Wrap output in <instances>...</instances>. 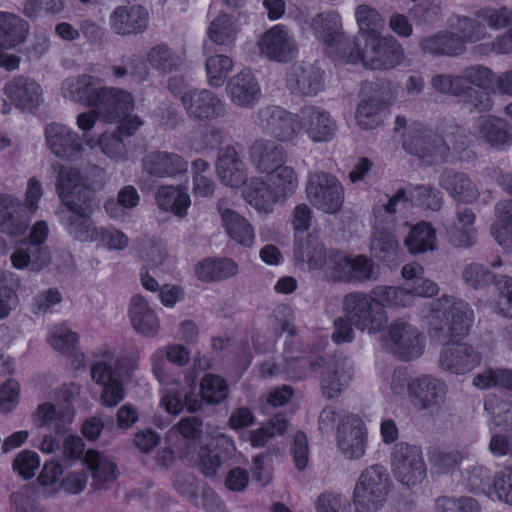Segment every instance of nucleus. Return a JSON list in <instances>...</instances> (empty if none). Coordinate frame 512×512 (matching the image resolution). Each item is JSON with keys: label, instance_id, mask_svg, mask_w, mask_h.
Returning <instances> with one entry per match:
<instances>
[{"label": "nucleus", "instance_id": "nucleus-18", "mask_svg": "<svg viewBox=\"0 0 512 512\" xmlns=\"http://www.w3.org/2000/svg\"><path fill=\"white\" fill-rule=\"evenodd\" d=\"M143 172L154 178H174L188 170L184 157L169 151L154 150L147 152L142 160Z\"/></svg>", "mask_w": 512, "mask_h": 512}, {"label": "nucleus", "instance_id": "nucleus-3", "mask_svg": "<svg viewBox=\"0 0 512 512\" xmlns=\"http://www.w3.org/2000/svg\"><path fill=\"white\" fill-rule=\"evenodd\" d=\"M103 121L120 122V132L132 136L143 124L138 116H130L134 109V98L126 90L105 86L95 107Z\"/></svg>", "mask_w": 512, "mask_h": 512}, {"label": "nucleus", "instance_id": "nucleus-34", "mask_svg": "<svg viewBox=\"0 0 512 512\" xmlns=\"http://www.w3.org/2000/svg\"><path fill=\"white\" fill-rule=\"evenodd\" d=\"M26 247L17 248L10 256L15 269H29L39 272L51 262L50 249L46 245L24 244Z\"/></svg>", "mask_w": 512, "mask_h": 512}, {"label": "nucleus", "instance_id": "nucleus-31", "mask_svg": "<svg viewBox=\"0 0 512 512\" xmlns=\"http://www.w3.org/2000/svg\"><path fill=\"white\" fill-rule=\"evenodd\" d=\"M203 434V421L200 417H183L173 425L166 433V444L175 447L177 450L189 451L191 445L195 444Z\"/></svg>", "mask_w": 512, "mask_h": 512}, {"label": "nucleus", "instance_id": "nucleus-45", "mask_svg": "<svg viewBox=\"0 0 512 512\" xmlns=\"http://www.w3.org/2000/svg\"><path fill=\"white\" fill-rule=\"evenodd\" d=\"M478 133L484 141L498 149L510 145L512 141V136L507 130V124L493 116L479 118Z\"/></svg>", "mask_w": 512, "mask_h": 512}, {"label": "nucleus", "instance_id": "nucleus-20", "mask_svg": "<svg viewBox=\"0 0 512 512\" xmlns=\"http://www.w3.org/2000/svg\"><path fill=\"white\" fill-rule=\"evenodd\" d=\"M187 114L196 120H210L225 114V105L216 94L207 89L192 90L181 97Z\"/></svg>", "mask_w": 512, "mask_h": 512}, {"label": "nucleus", "instance_id": "nucleus-11", "mask_svg": "<svg viewBox=\"0 0 512 512\" xmlns=\"http://www.w3.org/2000/svg\"><path fill=\"white\" fill-rule=\"evenodd\" d=\"M367 431L362 419L354 414L341 418L337 428V447L349 460L363 457L367 448Z\"/></svg>", "mask_w": 512, "mask_h": 512}, {"label": "nucleus", "instance_id": "nucleus-19", "mask_svg": "<svg viewBox=\"0 0 512 512\" xmlns=\"http://www.w3.org/2000/svg\"><path fill=\"white\" fill-rule=\"evenodd\" d=\"M46 141L51 152L58 158L77 160L83 153L81 139L77 132L66 125L51 123L45 129Z\"/></svg>", "mask_w": 512, "mask_h": 512}, {"label": "nucleus", "instance_id": "nucleus-17", "mask_svg": "<svg viewBox=\"0 0 512 512\" xmlns=\"http://www.w3.org/2000/svg\"><path fill=\"white\" fill-rule=\"evenodd\" d=\"M388 337L395 351L405 359L417 358L423 351V337L405 318L395 319L388 327Z\"/></svg>", "mask_w": 512, "mask_h": 512}, {"label": "nucleus", "instance_id": "nucleus-23", "mask_svg": "<svg viewBox=\"0 0 512 512\" xmlns=\"http://www.w3.org/2000/svg\"><path fill=\"white\" fill-rule=\"evenodd\" d=\"M286 82L290 92L298 96H315L324 88L323 72L312 64H294Z\"/></svg>", "mask_w": 512, "mask_h": 512}, {"label": "nucleus", "instance_id": "nucleus-41", "mask_svg": "<svg viewBox=\"0 0 512 512\" xmlns=\"http://www.w3.org/2000/svg\"><path fill=\"white\" fill-rule=\"evenodd\" d=\"M294 256L296 260L307 263L312 269H320L327 262V253L323 243L312 235L297 237Z\"/></svg>", "mask_w": 512, "mask_h": 512}, {"label": "nucleus", "instance_id": "nucleus-8", "mask_svg": "<svg viewBox=\"0 0 512 512\" xmlns=\"http://www.w3.org/2000/svg\"><path fill=\"white\" fill-rule=\"evenodd\" d=\"M331 277L345 283H366L378 278L374 261L363 254H336L330 259Z\"/></svg>", "mask_w": 512, "mask_h": 512}, {"label": "nucleus", "instance_id": "nucleus-48", "mask_svg": "<svg viewBox=\"0 0 512 512\" xmlns=\"http://www.w3.org/2000/svg\"><path fill=\"white\" fill-rule=\"evenodd\" d=\"M441 130L444 141L450 149V159L453 154L462 156L474 142V134L456 123L443 124Z\"/></svg>", "mask_w": 512, "mask_h": 512}, {"label": "nucleus", "instance_id": "nucleus-35", "mask_svg": "<svg viewBox=\"0 0 512 512\" xmlns=\"http://www.w3.org/2000/svg\"><path fill=\"white\" fill-rule=\"evenodd\" d=\"M129 315L133 328L144 336L153 337L159 330V320L154 310L140 295L131 299Z\"/></svg>", "mask_w": 512, "mask_h": 512}, {"label": "nucleus", "instance_id": "nucleus-2", "mask_svg": "<svg viewBox=\"0 0 512 512\" xmlns=\"http://www.w3.org/2000/svg\"><path fill=\"white\" fill-rule=\"evenodd\" d=\"M383 303L371 292H351L344 297L343 310L345 316L354 327L369 335L383 331L388 322Z\"/></svg>", "mask_w": 512, "mask_h": 512}, {"label": "nucleus", "instance_id": "nucleus-51", "mask_svg": "<svg viewBox=\"0 0 512 512\" xmlns=\"http://www.w3.org/2000/svg\"><path fill=\"white\" fill-rule=\"evenodd\" d=\"M371 293L383 303L384 309L386 307L406 308L413 305V295L408 288L378 285L371 290Z\"/></svg>", "mask_w": 512, "mask_h": 512}, {"label": "nucleus", "instance_id": "nucleus-25", "mask_svg": "<svg viewBox=\"0 0 512 512\" xmlns=\"http://www.w3.org/2000/svg\"><path fill=\"white\" fill-rule=\"evenodd\" d=\"M325 364V370L321 376L322 395L327 399L338 397L352 378L353 367L349 359L335 357Z\"/></svg>", "mask_w": 512, "mask_h": 512}, {"label": "nucleus", "instance_id": "nucleus-27", "mask_svg": "<svg viewBox=\"0 0 512 512\" xmlns=\"http://www.w3.org/2000/svg\"><path fill=\"white\" fill-rule=\"evenodd\" d=\"M4 92L20 109L32 110L43 102L42 88L29 78H14L5 85Z\"/></svg>", "mask_w": 512, "mask_h": 512}, {"label": "nucleus", "instance_id": "nucleus-44", "mask_svg": "<svg viewBox=\"0 0 512 512\" xmlns=\"http://www.w3.org/2000/svg\"><path fill=\"white\" fill-rule=\"evenodd\" d=\"M158 207L163 211H171L179 217L186 215L190 206V197L185 189L174 186H160L155 194Z\"/></svg>", "mask_w": 512, "mask_h": 512}, {"label": "nucleus", "instance_id": "nucleus-29", "mask_svg": "<svg viewBox=\"0 0 512 512\" xmlns=\"http://www.w3.org/2000/svg\"><path fill=\"white\" fill-rule=\"evenodd\" d=\"M226 89L231 101L240 107L254 106L261 94L258 82L249 70H243L233 76Z\"/></svg>", "mask_w": 512, "mask_h": 512}, {"label": "nucleus", "instance_id": "nucleus-16", "mask_svg": "<svg viewBox=\"0 0 512 512\" xmlns=\"http://www.w3.org/2000/svg\"><path fill=\"white\" fill-rule=\"evenodd\" d=\"M434 305V310H444L447 334L451 338L468 334L474 320V312L467 302L455 297L443 296L437 299Z\"/></svg>", "mask_w": 512, "mask_h": 512}, {"label": "nucleus", "instance_id": "nucleus-49", "mask_svg": "<svg viewBox=\"0 0 512 512\" xmlns=\"http://www.w3.org/2000/svg\"><path fill=\"white\" fill-rule=\"evenodd\" d=\"M370 245L374 255L384 261L393 260L399 250L398 241L393 233L388 228L380 227V224H375Z\"/></svg>", "mask_w": 512, "mask_h": 512}, {"label": "nucleus", "instance_id": "nucleus-32", "mask_svg": "<svg viewBox=\"0 0 512 512\" xmlns=\"http://www.w3.org/2000/svg\"><path fill=\"white\" fill-rule=\"evenodd\" d=\"M249 156L258 171L268 174L285 160L284 148L268 139L255 140L249 147Z\"/></svg>", "mask_w": 512, "mask_h": 512}, {"label": "nucleus", "instance_id": "nucleus-30", "mask_svg": "<svg viewBox=\"0 0 512 512\" xmlns=\"http://www.w3.org/2000/svg\"><path fill=\"white\" fill-rule=\"evenodd\" d=\"M222 223L228 235L244 247H251L254 243V230L249 222L228 207V200L222 198L217 203Z\"/></svg>", "mask_w": 512, "mask_h": 512}, {"label": "nucleus", "instance_id": "nucleus-38", "mask_svg": "<svg viewBox=\"0 0 512 512\" xmlns=\"http://www.w3.org/2000/svg\"><path fill=\"white\" fill-rule=\"evenodd\" d=\"M420 47L425 53L433 56H457L465 50L463 40L455 33L448 31L423 38Z\"/></svg>", "mask_w": 512, "mask_h": 512}, {"label": "nucleus", "instance_id": "nucleus-53", "mask_svg": "<svg viewBox=\"0 0 512 512\" xmlns=\"http://www.w3.org/2000/svg\"><path fill=\"white\" fill-rule=\"evenodd\" d=\"M280 199L291 196L298 187V176L293 168L279 165L267 176Z\"/></svg>", "mask_w": 512, "mask_h": 512}, {"label": "nucleus", "instance_id": "nucleus-14", "mask_svg": "<svg viewBox=\"0 0 512 512\" xmlns=\"http://www.w3.org/2000/svg\"><path fill=\"white\" fill-rule=\"evenodd\" d=\"M481 354L466 342H447L440 353L439 366L450 373L463 375L481 363Z\"/></svg>", "mask_w": 512, "mask_h": 512}, {"label": "nucleus", "instance_id": "nucleus-5", "mask_svg": "<svg viewBox=\"0 0 512 512\" xmlns=\"http://www.w3.org/2000/svg\"><path fill=\"white\" fill-rule=\"evenodd\" d=\"M306 194L310 203L326 214H337L345 199L342 184L335 176L325 172L309 175Z\"/></svg>", "mask_w": 512, "mask_h": 512}, {"label": "nucleus", "instance_id": "nucleus-42", "mask_svg": "<svg viewBox=\"0 0 512 512\" xmlns=\"http://www.w3.org/2000/svg\"><path fill=\"white\" fill-rule=\"evenodd\" d=\"M311 28L319 40L328 47H334L336 42L343 38L341 18L333 11L315 15L311 21Z\"/></svg>", "mask_w": 512, "mask_h": 512}, {"label": "nucleus", "instance_id": "nucleus-24", "mask_svg": "<svg viewBox=\"0 0 512 512\" xmlns=\"http://www.w3.org/2000/svg\"><path fill=\"white\" fill-rule=\"evenodd\" d=\"M302 128L314 142H326L333 138L337 123L322 107L309 105L300 110Z\"/></svg>", "mask_w": 512, "mask_h": 512}, {"label": "nucleus", "instance_id": "nucleus-33", "mask_svg": "<svg viewBox=\"0 0 512 512\" xmlns=\"http://www.w3.org/2000/svg\"><path fill=\"white\" fill-rule=\"evenodd\" d=\"M217 172L221 182L230 187H239L246 181L244 163L235 147L226 146L219 151Z\"/></svg>", "mask_w": 512, "mask_h": 512}, {"label": "nucleus", "instance_id": "nucleus-56", "mask_svg": "<svg viewBox=\"0 0 512 512\" xmlns=\"http://www.w3.org/2000/svg\"><path fill=\"white\" fill-rule=\"evenodd\" d=\"M479 389L503 388L512 391V369H487L473 378Z\"/></svg>", "mask_w": 512, "mask_h": 512}, {"label": "nucleus", "instance_id": "nucleus-63", "mask_svg": "<svg viewBox=\"0 0 512 512\" xmlns=\"http://www.w3.org/2000/svg\"><path fill=\"white\" fill-rule=\"evenodd\" d=\"M355 17L361 32L373 33L384 25V20L380 13L373 7L365 4L356 7Z\"/></svg>", "mask_w": 512, "mask_h": 512}, {"label": "nucleus", "instance_id": "nucleus-28", "mask_svg": "<svg viewBox=\"0 0 512 512\" xmlns=\"http://www.w3.org/2000/svg\"><path fill=\"white\" fill-rule=\"evenodd\" d=\"M439 185L455 200L473 203L480 197V191L470 177L453 169H444L439 177Z\"/></svg>", "mask_w": 512, "mask_h": 512}, {"label": "nucleus", "instance_id": "nucleus-58", "mask_svg": "<svg viewBox=\"0 0 512 512\" xmlns=\"http://www.w3.org/2000/svg\"><path fill=\"white\" fill-rule=\"evenodd\" d=\"M289 426V422L282 415H276L259 429L251 432L250 443L253 447H264L266 443L275 435L284 434Z\"/></svg>", "mask_w": 512, "mask_h": 512}, {"label": "nucleus", "instance_id": "nucleus-50", "mask_svg": "<svg viewBox=\"0 0 512 512\" xmlns=\"http://www.w3.org/2000/svg\"><path fill=\"white\" fill-rule=\"evenodd\" d=\"M405 245L413 254L432 251L436 245L435 230L428 223H419L410 230L405 238Z\"/></svg>", "mask_w": 512, "mask_h": 512}, {"label": "nucleus", "instance_id": "nucleus-13", "mask_svg": "<svg viewBox=\"0 0 512 512\" xmlns=\"http://www.w3.org/2000/svg\"><path fill=\"white\" fill-rule=\"evenodd\" d=\"M51 170L56 177V190L63 205L92 200L93 192L84 185L77 168L54 162Z\"/></svg>", "mask_w": 512, "mask_h": 512}, {"label": "nucleus", "instance_id": "nucleus-52", "mask_svg": "<svg viewBox=\"0 0 512 512\" xmlns=\"http://www.w3.org/2000/svg\"><path fill=\"white\" fill-rule=\"evenodd\" d=\"M237 35V25L233 17L227 14H219L209 25V39L217 45L227 46L232 44Z\"/></svg>", "mask_w": 512, "mask_h": 512}, {"label": "nucleus", "instance_id": "nucleus-12", "mask_svg": "<svg viewBox=\"0 0 512 512\" xmlns=\"http://www.w3.org/2000/svg\"><path fill=\"white\" fill-rule=\"evenodd\" d=\"M91 201H76L66 204L58 211L61 224L70 235L82 242L95 241L99 227L94 225L90 217Z\"/></svg>", "mask_w": 512, "mask_h": 512}, {"label": "nucleus", "instance_id": "nucleus-9", "mask_svg": "<svg viewBox=\"0 0 512 512\" xmlns=\"http://www.w3.org/2000/svg\"><path fill=\"white\" fill-rule=\"evenodd\" d=\"M257 125L278 141L290 142L302 129L301 117L279 106H267L258 111Z\"/></svg>", "mask_w": 512, "mask_h": 512}, {"label": "nucleus", "instance_id": "nucleus-46", "mask_svg": "<svg viewBox=\"0 0 512 512\" xmlns=\"http://www.w3.org/2000/svg\"><path fill=\"white\" fill-rule=\"evenodd\" d=\"M238 273V265L229 258L205 259L196 266L197 277L205 282L220 281Z\"/></svg>", "mask_w": 512, "mask_h": 512}, {"label": "nucleus", "instance_id": "nucleus-59", "mask_svg": "<svg viewBox=\"0 0 512 512\" xmlns=\"http://www.w3.org/2000/svg\"><path fill=\"white\" fill-rule=\"evenodd\" d=\"M208 83L212 87H220L233 68V61L223 54L208 57L205 62Z\"/></svg>", "mask_w": 512, "mask_h": 512}, {"label": "nucleus", "instance_id": "nucleus-10", "mask_svg": "<svg viewBox=\"0 0 512 512\" xmlns=\"http://www.w3.org/2000/svg\"><path fill=\"white\" fill-rule=\"evenodd\" d=\"M405 58L402 45L392 36L371 37L366 40L364 67L388 70L400 65Z\"/></svg>", "mask_w": 512, "mask_h": 512}, {"label": "nucleus", "instance_id": "nucleus-36", "mask_svg": "<svg viewBox=\"0 0 512 512\" xmlns=\"http://www.w3.org/2000/svg\"><path fill=\"white\" fill-rule=\"evenodd\" d=\"M73 415L74 412L69 406L59 407L46 402L39 405L33 413V422L38 427H49L57 433H63Z\"/></svg>", "mask_w": 512, "mask_h": 512}, {"label": "nucleus", "instance_id": "nucleus-43", "mask_svg": "<svg viewBox=\"0 0 512 512\" xmlns=\"http://www.w3.org/2000/svg\"><path fill=\"white\" fill-rule=\"evenodd\" d=\"M234 450L233 441L227 436L221 435L217 440L215 449L204 450L201 453L199 467L202 473L207 477L214 476Z\"/></svg>", "mask_w": 512, "mask_h": 512}, {"label": "nucleus", "instance_id": "nucleus-21", "mask_svg": "<svg viewBox=\"0 0 512 512\" xmlns=\"http://www.w3.org/2000/svg\"><path fill=\"white\" fill-rule=\"evenodd\" d=\"M104 87L101 78L81 74L64 80L61 91L64 98L94 108Z\"/></svg>", "mask_w": 512, "mask_h": 512}, {"label": "nucleus", "instance_id": "nucleus-22", "mask_svg": "<svg viewBox=\"0 0 512 512\" xmlns=\"http://www.w3.org/2000/svg\"><path fill=\"white\" fill-rule=\"evenodd\" d=\"M259 49L268 58L281 62L296 55L297 44L285 26L275 25L262 35Z\"/></svg>", "mask_w": 512, "mask_h": 512}, {"label": "nucleus", "instance_id": "nucleus-40", "mask_svg": "<svg viewBox=\"0 0 512 512\" xmlns=\"http://www.w3.org/2000/svg\"><path fill=\"white\" fill-rule=\"evenodd\" d=\"M247 202L260 212H269L280 197L270 182L261 178H252L243 191Z\"/></svg>", "mask_w": 512, "mask_h": 512}, {"label": "nucleus", "instance_id": "nucleus-39", "mask_svg": "<svg viewBox=\"0 0 512 512\" xmlns=\"http://www.w3.org/2000/svg\"><path fill=\"white\" fill-rule=\"evenodd\" d=\"M29 32L28 23L20 16L0 12V48L12 49L23 43Z\"/></svg>", "mask_w": 512, "mask_h": 512}, {"label": "nucleus", "instance_id": "nucleus-60", "mask_svg": "<svg viewBox=\"0 0 512 512\" xmlns=\"http://www.w3.org/2000/svg\"><path fill=\"white\" fill-rule=\"evenodd\" d=\"M460 83L463 88L477 87L488 89L496 83L494 73L482 65L466 67L460 74Z\"/></svg>", "mask_w": 512, "mask_h": 512}, {"label": "nucleus", "instance_id": "nucleus-55", "mask_svg": "<svg viewBox=\"0 0 512 512\" xmlns=\"http://www.w3.org/2000/svg\"><path fill=\"white\" fill-rule=\"evenodd\" d=\"M229 394L225 379L215 374H205L200 383V395L208 404H220Z\"/></svg>", "mask_w": 512, "mask_h": 512}, {"label": "nucleus", "instance_id": "nucleus-15", "mask_svg": "<svg viewBox=\"0 0 512 512\" xmlns=\"http://www.w3.org/2000/svg\"><path fill=\"white\" fill-rule=\"evenodd\" d=\"M446 393V384L430 375L411 378L408 384L409 400L419 410L440 406L445 400Z\"/></svg>", "mask_w": 512, "mask_h": 512}, {"label": "nucleus", "instance_id": "nucleus-26", "mask_svg": "<svg viewBox=\"0 0 512 512\" xmlns=\"http://www.w3.org/2000/svg\"><path fill=\"white\" fill-rule=\"evenodd\" d=\"M148 13L141 5L118 6L111 13L109 24L118 35L143 32L147 27Z\"/></svg>", "mask_w": 512, "mask_h": 512}, {"label": "nucleus", "instance_id": "nucleus-64", "mask_svg": "<svg viewBox=\"0 0 512 512\" xmlns=\"http://www.w3.org/2000/svg\"><path fill=\"white\" fill-rule=\"evenodd\" d=\"M462 460V453L453 449H435L430 456L432 465L441 473H449L454 470Z\"/></svg>", "mask_w": 512, "mask_h": 512}, {"label": "nucleus", "instance_id": "nucleus-61", "mask_svg": "<svg viewBox=\"0 0 512 512\" xmlns=\"http://www.w3.org/2000/svg\"><path fill=\"white\" fill-rule=\"evenodd\" d=\"M462 277L465 283L474 289L485 288L491 284H501L495 273L479 263L467 265L462 272Z\"/></svg>", "mask_w": 512, "mask_h": 512}, {"label": "nucleus", "instance_id": "nucleus-4", "mask_svg": "<svg viewBox=\"0 0 512 512\" xmlns=\"http://www.w3.org/2000/svg\"><path fill=\"white\" fill-rule=\"evenodd\" d=\"M403 148L427 165H441L450 161V149L444 141L441 126L431 128L417 125L405 136Z\"/></svg>", "mask_w": 512, "mask_h": 512}, {"label": "nucleus", "instance_id": "nucleus-47", "mask_svg": "<svg viewBox=\"0 0 512 512\" xmlns=\"http://www.w3.org/2000/svg\"><path fill=\"white\" fill-rule=\"evenodd\" d=\"M384 112V101L378 97H370L358 104L355 118L360 128L374 129L382 123Z\"/></svg>", "mask_w": 512, "mask_h": 512}, {"label": "nucleus", "instance_id": "nucleus-6", "mask_svg": "<svg viewBox=\"0 0 512 512\" xmlns=\"http://www.w3.org/2000/svg\"><path fill=\"white\" fill-rule=\"evenodd\" d=\"M391 463L396 480L405 486H417L426 478L427 467L419 446L397 443L393 448Z\"/></svg>", "mask_w": 512, "mask_h": 512}, {"label": "nucleus", "instance_id": "nucleus-1", "mask_svg": "<svg viewBox=\"0 0 512 512\" xmlns=\"http://www.w3.org/2000/svg\"><path fill=\"white\" fill-rule=\"evenodd\" d=\"M392 488L387 469L374 464L363 470L353 491V505L356 512H376L386 503Z\"/></svg>", "mask_w": 512, "mask_h": 512}, {"label": "nucleus", "instance_id": "nucleus-54", "mask_svg": "<svg viewBox=\"0 0 512 512\" xmlns=\"http://www.w3.org/2000/svg\"><path fill=\"white\" fill-rule=\"evenodd\" d=\"M148 62L154 69L164 74L177 71L183 65L182 58L164 44L157 45L149 51Z\"/></svg>", "mask_w": 512, "mask_h": 512}, {"label": "nucleus", "instance_id": "nucleus-37", "mask_svg": "<svg viewBox=\"0 0 512 512\" xmlns=\"http://www.w3.org/2000/svg\"><path fill=\"white\" fill-rule=\"evenodd\" d=\"M84 463L92 474V487L107 489L108 485L117 477L116 465L101 455L98 451L88 450L84 456Z\"/></svg>", "mask_w": 512, "mask_h": 512}, {"label": "nucleus", "instance_id": "nucleus-7", "mask_svg": "<svg viewBox=\"0 0 512 512\" xmlns=\"http://www.w3.org/2000/svg\"><path fill=\"white\" fill-rule=\"evenodd\" d=\"M139 349L132 347L129 354L121 355L118 358L110 350L101 353L90 368L91 378L98 385L109 382L131 378L133 372L138 368Z\"/></svg>", "mask_w": 512, "mask_h": 512}, {"label": "nucleus", "instance_id": "nucleus-62", "mask_svg": "<svg viewBox=\"0 0 512 512\" xmlns=\"http://www.w3.org/2000/svg\"><path fill=\"white\" fill-rule=\"evenodd\" d=\"M124 137L126 136L120 132V126L114 132L102 134L99 139L102 152L115 160L125 159L127 150L123 143Z\"/></svg>", "mask_w": 512, "mask_h": 512}, {"label": "nucleus", "instance_id": "nucleus-57", "mask_svg": "<svg viewBox=\"0 0 512 512\" xmlns=\"http://www.w3.org/2000/svg\"><path fill=\"white\" fill-rule=\"evenodd\" d=\"M332 56L339 61L347 64H357L361 62L364 65V54L366 48L361 49L356 37H348L343 35L339 42L331 47Z\"/></svg>", "mask_w": 512, "mask_h": 512}]
</instances>
